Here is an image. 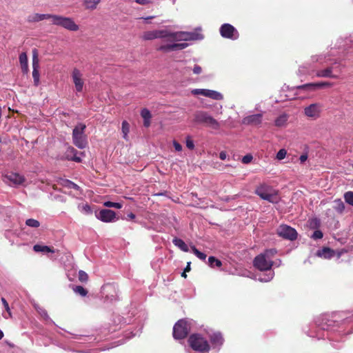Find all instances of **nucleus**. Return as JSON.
Segmentation results:
<instances>
[{
    "label": "nucleus",
    "mask_w": 353,
    "mask_h": 353,
    "mask_svg": "<svg viewBox=\"0 0 353 353\" xmlns=\"http://www.w3.org/2000/svg\"><path fill=\"white\" fill-rule=\"evenodd\" d=\"M39 59L38 51L37 49L32 50V78L34 80V85L38 86L40 83L39 79Z\"/></svg>",
    "instance_id": "nucleus-9"
},
{
    "label": "nucleus",
    "mask_w": 353,
    "mask_h": 353,
    "mask_svg": "<svg viewBox=\"0 0 353 353\" xmlns=\"http://www.w3.org/2000/svg\"><path fill=\"white\" fill-rule=\"evenodd\" d=\"M316 255L324 259H331L334 256V252L330 248H323L322 250L317 251Z\"/></svg>",
    "instance_id": "nucleus-21"
},
{
    "label": "nucleus",
    "mask_w": 353,
    "mask_h": 353,
    "mask_svg": "<svg viewBox=\"0 0 353 353\" xmlns=\"http://www.w3.org/2000/svg\"><path fill=\"white\" fill-rule=\"evenodd\" d=\"M315 83V88L316 89L323 88H325V87H331L333 85L332 83L327 82V81L318 82V83Z\"/></svg>",
    "instance_id": "nucleus-41"
},
{
    "label": "nucleus",
    "mask_w": 353,
    "mask_h": 353,
    "mask_svg": "<svg viewBox=\"0 0 353 353\" xmlns=\"http://www.w3.org/2000/svg\"><path fill=\"white\" fill-rule=\"evenodd\" d=\"M172 243H174V245L175 246L180 248L182 251L186 252L189 251L188 245L185 244V243L182 239L175 237L172 240Z\"/></svg>",
    "instance_id": "nucleus-25"
},
{
    "label": "nucleus",
    "mask_w": 353,
    "mask_h": 353,
    "mask_svg": "<svg viewBox=\"0 0 353 353\" xmlns=\"http://www.w3.org/2000/svg\"><path fill=\"white\" fill-rule=\"evenodd\" d=\"M141 115L143 119V125L148 128L150 125V119L152 114L147 108H143L141 112Z\"/></svg>",
    "instance_id": "nucleus-23"
},
{
    "label": "nucleus",
    "mask_w": 353,
    "mask_h": 353,
    "mask_svg": "<svg viewBox=\"0 0 353 353\" xmlns=\"http://www.w3.org/2000/svg\"><path fill=\"white\" fill-rule=\"evenodd\" d=\"M77 150L72 147H69L67 150L65 159L77 163L81 162V157L77 156Z\"/></svg>",
    "instance_id": "nucleus-19"
},
{
    "label": "nucleus",
    "mask_w": 353,
    "mask_h": 353,
    "mask_svg": "<svg viewBox=\"0 0 353 353\" xmlns=\"http://www.w3.org/2000/svg\"><path fill=\"white\" fill-rule=\"evenodd\" d=\"M65 183H67V186L68 188H72V189H74V190H79V186L78 185H77L76 183H74V182H72V181H70L69 180H66Z\"/></svg>",
    "instance_id": "nucleus-49"
},
{
    "label": "nucleus",
    "mask_w": 353,
    "mask_h": 353,
    "mask_svg": "<svg viewBox=\"0 0 353 353\" xmlns=\"http://www.w3.org/2000/svg\"><path fill=\"white\" fill-rule=\"evenodd\" d=\"M26 225L31 228H39L40 226V223L39 221L34 219H28L26 221Z\"/></svg>",
    "instance_id": "nucleus-34"
},
{
    "label": "nucleus",
    "mask_w": 353,
    "mask_h": 353,
    "mask_svg": "<svg viewBox=\"0 0 353 353\" xmlns=\"http://www.w3.org/2000/svg\"><path fill=\"white\" fill-rule=\"evenodd\" d=\"M88 275L83 270H79L78 273V279L81 283H86L88 281Z\"/></svg>",
    "instance_id": "nucleus-37"
},
{
    "label": "nucleus",
    "mask_w": 353,
    "mask_h": 353,
    "mask_svg": "<svg viewBox=\"0 0 353 353\" xmlns=\"http://www.w3.org/2000/svg\"><path fill=\"white\" fill-rule=\"evenodd\" d=\"M101 0H83L82 5L86 10H94L100 4Z\"/></svg>",
    "instance_id": "nucleus-18"
},
{
    "label": "nucleus",
    "mask_w": 353,
    "mask_h": 353,
    "mask_svg": "<svg viewBox=\"0 0 353 353\" xmlns=\"http://www.w3.org/2000/svg\"><path fill=\"white\" fill-rule=\"evenodd\" d=\"M173 146H174V149L178 152H181L182 150L181 145L179 143H178L176 141H173Z\"/></svg>",
    "instance_id": "nucleus-50"
},
{
    "label": "nucleus",
    "mask_w": 353,
    "mask_h": 353,
    "mask_svg": "<svg viewBox=\"0 0 353 353\" xmlns=\"http://www.w3.org/2000/svg\"><path fill=\"white\" fill-rule=\"evenodd\" d=\"M190 270V262H188L187 264V266L184 269V271L187 272H189Z\"/></svg>",
    "instance_id": "nucleus-57"
},
{
    "label": "nucleus",
    "mask_w": 353,
    "mask_h": 353,
    "mask_svg": "<svg viewBox=\"0 0 353 353\" xmlns=\"http://www.w3.org/2000/svg\"><path fill=\"white\" fill-rule=\"evenodd\" d=\"M344 199L346 203L353 206V192L349 191L345 192Z\"/></svg>",
    "instance_id": "nucleus-38"
},
{
    "label": "nucleus",
    "mask_w": 353,
    "mask_h": 353,
    "mask_svg": "<svg viewBox=\"0 0 353 353\" xmlns=\"http://www.w3.org/2000/svg\"><path fill=\"white\" fill-rule=\"evenodd\" d=\"M276 234L284 239L294 241L296 239L298 233L296 230L285 224H282L276 229Z\"/></svg>",
    "instance_id": "nucleus-8"
},
{
    "label": "nucleus",
    "mask_w": 353,
    "mask_h": 353,
    "mask_svg": "<svg viewBox=\"0 0 353 353\" xmlns=\"http://www.w3.org/2000/svg\"><path fill=\"white\" fill-rule=\"evenodd\" d=\"M227 157V154L224 151H222L219 153V158L221 159V160H225Z\"/></svg>",
    "instance_id": "nucleus-54"
},
{
    "label": "nucleus",
    "mask_w": 353,
    "mask_h": 353,
    "mask_svg": "<svg viewBox=\"0 0 353 353\" xmlns=\"http://www.w3.org/2000/svg\"><path fill=\"white\" fill-rule=\"evenodd\" d=\"M213 348L219 349L223 344L224 339L221 332H214L209 336Z\"/></svg>",
    "instance_id": "nucleus-16"
},
{
    "label": "nucleus",
    "mask_w": 353,
    "mask_h": 353,
    "mask_svg": "<svg viewBox=\"0 0 353 353\" xmlns=\"http://www.w3.org/2000/svg\"><path fill=\"white\" fill-rule=\"evenodd\" d=\"M190 330V324L184 319L179 320L173 327V336L175 339H185Z\"/></svg>",
    "instance_id": "nucleus-7"
},
{
    "label": "nucleus",
    "mask_w": 353,
    "mask_h": 353,
    "mask_svg": "<svg viewBox=\"0 0 353 353\" xmlns=\"http://www.w3.org/2000/svg\"><path fill=\"white\" fill-rule=\"evenodd\" d=\"M332 67H328L324 70H321L316 72V76L318 77H325V78H333L336 79L338 77L336 75L333 74L332 73Z\"/></svg>",
    "instance_id": "nucleus-20"
},
{
    "label": "nucleus",
    "mask_w": 353,
    "mask_h": 353,
    "mask_svg": "<svg viewBox=\"0 0 353 353\" xmlns=\"http://www.w3.org/2000/svg\"><path fill=\"white\" fill-rule=\"evenodd\" d=\"M190 347L194 351L201 353L208 352L210 345L208 341L199 334H191L188 340Z\"/></svg>",
    "instance_id": "nucleus-4"
},
{
    "label": "nucleus",
    "mask_w": 353,
    "mask_h": 353,
    "mask_svg": "<svg viewBox=\"0 0 353 353\" xmlns=\"http://www.w3.org/2000/svg\"><path fill=\"white\" fill-rule=\"evenodd\" d=\"M135 2L140 4V5H147L150 3L149 0H135Z\"/></svg>",
    "instance_id": "nucleus-53"
},
{
    "label": "nucleus",
    "mask_w": 353,
    "mask_h": 353,
    "mask_svg": "<svg viewBox=\"0 0 353 353\" xmlns=\"http://www.w3.org/2000/svg\"><path fill=\"white\" fill-rule=\"evenodd\" d=\"M205 97L211 98L214 100H221L223 98V96L221 93L208 89H206Z\"/></svg>",
    "instance_id": "nucleus-26"
},
{
    "label": "nucleus",
    "mask_w": 353,
    "mask_h": 353,
    "mask_svg": "<svg viewBox=\"0 0 353 353\" xmlns=\"http://www.w3.org/2000/svg\"><path fill=\"white\" fill-rule=\"evenodd\" d=\"M173 50H179L185 49L188 46V43H173Z\"/></svg>",
    "instance_id": "nucleus-40"
},
{
    "label": "nucleus",
    "mask_w": 353,
    "mask_h": 353,
    "mask_svg": "<svg viewBox=\"0 0 353 353\" xmlns=\"http://www.w3.org/2000/svg\"><path fill=\"white\" fill-rule=\"evenodd\" d=\"M193 72L196 74H199L202 72V68L198 65H195L193 68Z\"/></svg>",
    "instance_id": "nucleus-51"
},
{
    "label": "nucleus",
    "mask_w": 353,
    "mask_h": 353,
    "mask_svg": "<svg viewBox=\"0 0 353 353\" xmlns=\"http://www.w3.org/2000/svg\"><path fill=\"white\" fill-rule=\"evenodd\" d=\"M127 216H128V219H134L135 218V214L132 212H130V214H128L127 215Z\"/></svg>",
    "instance_id": "nucleus-56"
},
{
    "label": "nucleus",
    "mask_w": 353,
    "mask_h": 353,
    "mask_svg": "<svg viewBox=\"0 0 353 353\" xmlns=\"http://www.w3.org/2000/svg\"><path fill=\"white\" fill-rule=\"evenodd\" d=\"M96 216L103 222L109 223L114 221L116 219V213L111 210L102 209Z\"/></svg>",
    "instance_id": "nucleus-12"
},
{
    "label": "nucleus",
    "mask_w": 353,
    "mask_h": 353,
    "mask_svg": "<svg viewBox=\"0 0 353 353\" xmlns=\"http://www.w3.org/2000/svg\"><path fill=\"white\" fill-rule=\"evenodd\" d=\"M19 62L22 72L27 73L28 72V57L26 52H22L19 55Z\"/></svg>",
    "instance_id": "nucleus-22"
},
{
    "label": "nucleus",
    "mask_w": 353,
    "mask_h": 353,
    "mask_svg": "<svg viewBox=\"0 0 353 353\" xmlns=\"http://www.w3.org/2000/svg\"><path fill=\"white\" fill-rule=\"evenodd\" d=\"M103 205L108 208H114L117 209H120L122 208V205L120 203H115L112 201H105L103 203Z\"/></svg>",
    "instance_id": "nucleus-39"
},
{
    "label": "nucleus",
    "mask_w": 353,
    "mask_h": 353,
    "mask_svg": "<svg viewBox=\"0 0 353 353\" xmlns=\"http://www.w3.org/2000/svg\"><path fill=\"white\" fill-rule=\"evenodd\" d=\"M288 117L287 114H281L279 117H278L274 123L275 125L277 127H283L286 125L288 121Z\"/></svg>",
    "instance_id": "nucleus-27"
},
{
    "label": "nucleus",
    "mask_w": 353,
    "mask_h": 353,
    "mask_svg": "<svg viewBox=\"0 0 353 353\" xmlns=\"http://www.w3.org/2000/svg\"><path fill=\"white\" fill-rule=\"evenodd\" d=\"M205 91H206V89H194L192 91V93L194 95L201 94V95L205 96Z\"/></svg>",
    "instance_id": "nucleus-48"
},
{
    "label": "nucleus",
    "mask_w": 353,
    "mask_h": 353,
    "mask_svg": "<svg viewBox=\"0 0 353 353\" xmlns=\"http://www.w3.org/2000/svg\"><path fill=\"white\" fill-rule=\"evenodd\" d=\"M157 39L158 38H168L172 41V32H168L166 30H157Z\"/></svg>",
    "instance_id": "nucleus-28"
},
{
    "label": "nucleus",
    "mask_w": 353,
    "mask_h": 353,
    "mask_svg": "<svg viewBox=\"0 0 353 353\" xmlns=\"http://www.w3.org/2000/svg\"><path fill=\"white\" fill-rule=\"evenodd\" d=\"M154 16H150V17H145V18H143L145 20H148V19H154Z\"/></svg>",
    "instance_id": "nucleus-58"
},
{
    "label": "nucleus",
    "mask_w": 353,
    "mask_h": 353,
    "mask_svg": "<svg viewBox=\"0 0 353 353\" xmlns=\"http://www.w3.org/2000/svg\"><path fill=\"white\" fill-rule=\"evenodd\" d=\"M334 209L336 210V211L342 213L345 210V205L341 199H337L334 201Z\"/></svg>",
    "instance_id": "nucleus-33"
},
{
    "label": "nucleus",
    "mask_w": 353,
    "mask_h": 353,
    "mask_svg": "<svg viewBox=\"0 0 353 353\" xmlns=\"http://www.w3.org/2000/svg\"><path fill=\"white\" fill-rule=\"evenodd\" d=\"M73 291L81 295V296H85L88 294V290L81 285H77L72 288Z\"/></svg>",
    "instance_id": "nucleus-32"
},
{
    "label": "nucleus",
    "mask_w": 353,
    "mask_h": 353,
    "mask_svg": "<svg viewBox=\"0 0 353 353\" xmlns=\"http://www.w3.org/2000/svg\"><path fill=\"white\" fill-rule=\"evenodd\" d=\"M192 252L200 259L205 260L206 258V254L200 252L195 246L191 247Z\"/></svg>",
    "instance_id": "nucleus-36"
},
{
    "label": "nucleus",
    "mask_w": 353,
    "mask_h": 353,
    "mask_svg": "<svg viewBox=\"0 0 353 353\" xmlns=\"http://www.w3.org/2000/svg\"><path fill=\"white\" fill-rule=\"evenodd\" d=\"M194 34L186 32H172V41H189L194 39Z\"/></svg>",
    "instance_id": "nucleus-17"
},
{
    "label": "nucleus",
    "mask_w": 353,
    "mask_h": 353,
    "mask_svg": "<svg viewBox=\"0 0 353 353\" xmlns=\"http://www.w3.org/2000/svg\"><path fill=\"white\" fill-rule=\"evenodd\" d=\"M219 31L221 37L223 38L234 40L239 37L238 31L230 23L223 24Z\"/></svg>",
    "instance_id": "nucleus-10"
},
{
    "label": "nucleus",
    "mask_w": 353,
    "mask_h": 353,
    "mask_svg": "<svg viewBox=\"0 0 353 353\" xmlns=\"http://www.w3.org/2000/svg\"><path fill=\"white\" fill-rule=\"evenodd\" d=\"M323 232L321 230H315L312 236L314 239H321L323 238Z\"/></svg>",
    "instance_id": "nucleus-47"
},
{
    "label": "nucleus",
    "mask_w": 353,
    "mask_h": 353,
    "mask_svg": "<svg viewBox=\"0 0 353 353\" xmlns=\"http://www.w3.org/2000/svg\"><path fill=\"white\" fill-rule=\"evenodd\" d=\"M85 128V124L79 123L72 131L73 143L80 149L85 148L88 143L86 135L84 134Z\"/></svg>",
    "instance_id": "nucleus-6"
},
{
    "label": "nucleus",
    "mask_w": 353,
    "mask_h": 353,
    "mask_svg": "<svg viewBox=\"0 0 353 353\" xmlns=\"http://www.w3.org/2000/svg\"><path fill=\"white\" fill-rule=\"evenodd\" d=\"M307 159V154H302L301 155L299 160L301 163H304Z\"/></svg>",
    "instance_id": "nucleus-55"
},
{
    "label": "nucleus",
    "mask_w": 353,
    "mask_h": 353,
    "mask_svg": "<svg viewBox=\"0 0 353 353\" xmlns=\"http://www.w3.org/2000/svg\"><path fill=\"white\" fill-rule=\"evenodd\" d=\"M270 279H264V281H265V282H268V281H270Z\"/></svg>",
    "instance_id": "nucleus-61"
},
{
    "label": "nucleus",
    "mask_w": 353,
    "mask_h": 353,
    "mask_svg": "<svg viewBox=\"0 0 353 353\" xmlns=\"http://www.w3.org/2000/svg\"><path fill=\"white\" fill-rule=\"evenodd\" d=\"M72 77L76 90L77 92H81L83 90L84 82L82 79V74L81 72L78 69L74 68L72 73Z\"/></svg>",
    "instance_id": "nucleus-14"
},
{
    "label": "nucleus",
    "mask_w": 353,
    "mask_h": 353,
    "mask_svg": "<svg viewBox=\"0 0 353 353\" xmlns=\"http://www.w3.org/2000/svg\"><path fill=\"white\" fill-rule=\"evenodd\" d=\"M1 301L2 302V304L3 305L4 307H5V310H6V312L8 313L9 316H12V313L10 312V307H9V305H8V303L7 302V301L6 300L5 298L2 297L1 299Z\"/></svg>",
    "instance_id": "nucleus-45"
},
{
    "label": "nucleus",
    "mask_w": 353,
    "mask_h": 353,
    "mask_svg": "<svg viewBox=\"0 0 353 353\" xmlns=\"http://www.w3.org/2000/svg\"><path fill=\"white\" fill-rule=\"evenodd\" d=\"M33 250L36 252H51L54 253L55 251L53 248L47 246V245H41L39 244L34 245L33 246Z\"/></svg>",
    "instance_id": "nucleus-24"
},
{
    "label": "nucleus",
    "mask_w": 353,
    "mask_h": 353,
    "mask_svg": "<svg viewBox=\"0 0 353 353\" xmlns=\"http://www.w3.org/2000/svg\"><path fill=\"white\" fill-rule=\"evenodd\" d=\"M297 90H304V91H313L316 90L315 88L314 83H305L301 85H298L296 88Z\"/></svg>",
    "instance_id": "nucleus-29"
},
{
    "label": "nucleus",
    "mask_w": 353,
    "mask_h": 353,
    "mask_svg": "<svg viewBox=\"0 0 353 353\" xmlns=\"http://www.w3.org/2000/svg\"><path fill=\"white\" fill-rule=\"evenodd\" d=\"M130 131V125L126 121L122 122V132L123 134V138L127 139L128 134Z\"/></svg>",
    "instance_id": "nucleus-35"
},
{
    "label": "nucleus",
    "mask_w": 353,
    "mask_h": 353,
    "mask_svg": "<svg viewBox=\"0 0 353 353\" xmlns=\"http://www.w3.org/2000/svg\"><path fill=\"white\" fill-rule=\"evenodd\" d=\"M287 154V151L285 149H281L276 154V159L279 160L283 159Z\"/></svg>",
    "instance_id": "nucleus-43"
},
{
    "label": "nucleus",
    "mask_w": 353,
    "mask_h": 353,
    "mask_svg": "<svg viewBox=\"0 0 353 353\" xmlns=\"http://www.w3.org/2000/svg\"><path fill=\"white\" fill-rule=\"evenodd\" d=\"M252 159H253L252 155L250 154H248L245 155L242 158V163L244 164H248V163H250L252 161Z\"/></svg>",
    "instance_id": "nucleus-46"
},
{
    "label": "nucleus",
    "mask_w": 353,
    "mask_h": 353,
    "mask_svg": "<svg viewBox=\"0 0 353 353\" xmlns=\"http://www.w3.org/2000/svg\"><path fill=\"white\" fill-rule=\"evenodd\" d=\"M45 19H51L52 24L61 26L69 31L76 32L79 29V26L73 19L57 14L35 13L28 16L27 21L29 23H35Z\"/></svg>",
    "instance_id": "nucleus-1"
},
{
    "label": "nucleus",
    "mask_w": 353,
    "mask_h": 353,
    "mask_svg": "<svg viewBox=\"0 0 353 353\" xmlns=\"http://www.w3.org/2000/svg\"><path fill=\"white\" fill-rule=\"evenodd\" d=\"M83 211L85 214H90L92 212L91 208L88 204H85V205L83 206Z\"/></svg>",
    "instance_id": "nucleus-52"
},
{
    "label": "nucleus",
    "mask_w": 353,
    "mask_h": 353,
    "mask_svg": "<svg viewBox=\"0 0 353 353\" xmlns=\"http://www.w3.org/2000/svg\"><path fill=\"white\" fill-rule=\"evenodd\" d=\"M143 39L144 40H152L157 39V30L145 32L143 35Z\"/></svg>",
    "instance_id": "nucleus-31"
},
{
    "label": "nucleus",
    "mask_w": 353,
    "mask_h": 353,
    "mask_svg": "<svg viewBox=\"0 0 353 353\" xmlns=\"http://www.w3.org/2000/svg\"><path fill=\"white\" fill-rule=\"evenodd\" d=\"M185 143H186V147L188 148H189L190 150H193L194 148V142L190 136H188L186 138Z\"/></svg>",
    "instance_id": "nucleus-44"
},
{
    "label": "nucleus",
    "mask_w": 353,
    "mask_h": 353,
    "mask_svg": "<svg viewBox=\"0 0 353 353\" xmlns=\"http://www.w3.org/2000/svg\"><path fill=\"white\" fill-rule=\"evenodd\" d=\"M255 193L262 199L270 203H277L280 201L278 191L265 183L260 184L255 190Z\"/></svg>",
    "instance_id": "nucleus-3"
},
{
    "label": "nucleus",
    "mask_w": 353,
    "mask_h": 353,
    "mask_svg": "<svg viewBox=\"0 0 353 353\" xmlns=\"http://www.w3.org/2000/svg\"><path fill=\"white\" fill-rule=\"evenodd\" d=\"M181 276L183 278H186L187 277L186 272L183 271L181 274Z\"/></svg>",
    "instance_id": "nucleus-59"
},
{
    "label": "nucleus",
    "mask_w": 353,
    "mask_h": 353,
    "mask_svg": "<svg viewBox=\"0 0 353 353\" xmlns=\"http://www.w3.org/2000/svg\"><path fill=\"white\" fill-rule=\"evenodd\" d=\"M262 114L249 115L243 119L242 123L248 125H259L262 122Z\"/></svg>",
    "instance_id": "nucleus-13"
},
{
    "label": "nucleus",
    "mask_w": 353,
    "mask_h": 353,
    "mask_svg": "<svg viewBox=\"0 0 353 353\" xmlns=\"http://www.w3.org/2000/svg\"><path fill=\"white\" fill-rule=\"evenodd\" d=\"M172 46H173L172 44L163 45V46H161L158 48V50L160 51H163V52L174 51Z\"/></svg>",
    "instance_id": "nucleus-42"
},
{
    "label": "nucleus",
    "mask_w": 353,
    "mask_h": 353,
    "mask_svg": "<svg viewBox=\"0 0 353 353\" xmlns=\"http://www.w3.org/2000/svg\"><path fill=\"white\" fill-rule=\"evenodd\" d=\"M277 253L276 249H268L264 252L257 255L253 261L254 268L260 271H267L271 270L274 265L272 258Z\"/></svg>",
    "instance_id": "nucleus-2"
},
{
    "label": "nucleus",
    "mask_w": 353,
    "mask_h": 353,
    "mask_svg": "<svg viewBox=\"0 0 353 353\" xmlns=\"http://www.w3.org/2000/svg\"><path fill=\"white\" fill-rule=\"evenodd\" d=\"M208 265L211 268H220L222 265V262L214 256H210L208 258Z\"/></svg>",
    "instance_id": "nucleus-30"
},
{
    "label": "nucleus",
    "mask_w": 353,
    "mask_h": 353,
    "mask_svg": "<svg viewBox=\"0 0 353 353\" xmlns=\"http://www.w3.org/2000/svg\"><path fill=\"white\" fill-rule=\"evenodd\" d=\"M4 334L3 332L0 330V340L3 339Z\"/></svg>",
    "instance_id": "nucleus-60"
},
{
    "label": "nucleus",
    "mask_w": 353,
    "mask_h": 353,
    "mask_svg": "<svg viewBox=\"0 0 353 353\" xmlns=\"http://www.w3.org/2000/svg\"><path fill=\"white\" fill-rule=\"evenodd\" d=\"M194 121L197 123L203 124L214 130H218L220 128V123L205 111L196 112L194 114Z\"/></svg>",
    "instance_id": "nucleus-5"
},
{
    "label": "nucleus",
    "mask_w": 353,
    "mask_h": 353,
    "mask_svg": "<svg viewBox=\"0 0 353 353\" xmlns=\"http://www.w3.org/2000/svg\"><path fill=\"white\" fill-rule=\"evenodd\" d=\"M5 179L14 185H22L26 181L24 176L17 172H10L4 176Z\"/></svg>",
    "instance_id": "nucleus-15"
},
{
    "label": "nucleus",
    "mask_w": 353,
    "mask_h": 353,
    "mask_svg": "<svg viewBox=\"0 0 353 353\" xmlns=\"http://www.w3.org/2000/svg\"><path fill=\"white\" fill-rule=\"evenodd\" d=\"M323 105L319 103H312L304 108V113L306 117L316 119L321 115Z\"/></svg>",
    "instance_id": "nucleus-11"
}]
</instances>
